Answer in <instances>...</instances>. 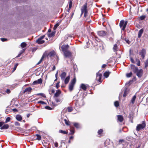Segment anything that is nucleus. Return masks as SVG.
<instances>
[{
    "instance_id": "1",
    "label": "nucleus",
    "mask_w": 148,
    "mask_h": 148,
    "mask_svg": "<svg viewBox=\"0 0 148 148\" xmlns=\"http://www.w3.org/2000/svg\"><path fill=\"white\" fill-rule=\"evenodd\" d=\"M56 54V53L54 51H52L49 53L45 52L43 54L45 57H47L48 58L51 57Z\"/></svg>"
},
{
    "instance_id": "2",
    "label": "nucleus",
    "mask_w": 148,
    "mask_h": 148,
    "mask_svg": "<svg viewBox=\"0 0 148 148\" xmlns=\"http://www.w3.org/2000/svg\"><path fill=\"white\" fill-rule=\"evenodd\" d=\"M84 104V102L83 100H77L76 101L75 103V108L77 109L81 108Z\"/></svg>"
},
{
    "instance_id": "3",
    "label": "nucleus",
    "mask_w": 148,
    "mask_h": 148,
    "mask_svg": "<svg viewBox=\"0 0 148 148\" xmlns=\"http://www.w3.org/2000/svg\"><path fill=\"white\" fill-rule=\"evenodd\" d=\"M146 125L145 122V121H143L142 123L137 125L136 127V130L137 131H139L144 129Z\"/></svg>"
},
{
    "instance_id": "4",
    "label": "nucleus",
    "mask_w": 148,
    "mask_h": 148,
    "mask_svg": "<svg viewBox=\"0 0 148 148\" xmlns=\"http://www.w3.org/2000/svg\"><path fill=\"white\" fill-rule=\"evenodd\" d=\"M76 82V78L75 77L71 81L70 84L69 85V89L70 91H72L73 89V87Z\"/></svg>"
},
{
    "instance_id": "5",
    "label": "nucleus",
    "mask_w": 148,
    "mask_h": 148,
    "mask_svg": "<svg viewBox=\"0 0 148 148\" xmlns=\"http://www.w3.org/2000/svg\"><path fill=\"white\" fill-rule=\"evenodd\" d=\"M127 23V21H126L125 22V21L124 20H122L120 22L119 24V26L121 28L122 27V30H124L126 27V26Z\"/></svg>"
},
{
    "instance_id": "6",
    "label": "nucleus",
    "mask_w": 148,
    "mask_h": 148,
    "mask_svg": "<svg viewBox=\"0 0 148 148\" xmlns=\"http://www.w3.org/2000/svg\"><path fill=\"white\" fill-rule=\"evenodd\" d=\"M87 4L86 3L84 4V5L81 9V12H84V16L85 17H86V16L88 14V12L87 10Z\"/></svg>"
},
{
    "instance_id": "7",
    "label": "nucleus",
    "mask_w": 148,
    "mask_h": 148,
    "mask_svg": "<svg viewBox=\"0 0 148 148\" xmlns=\"http://www.w3.org/2000/svg\"><path fill=\"white\" fill-rule=\"evenodd\" d=\"M102 74L99 73V71L96 73V80L99 82H101Z\"/></svg>"
},
{
    "instance_id": "8",
    "label": "nucleus",
    "mask_w": 148,
    "mask_h": 148,
    "mask_svg": "<svg viewBox=\"0 0 148 148\" xmlns=\"http://www.w3.org/2000/svg\"><path fill=\"white\" fill-rule=\"evenodd\" d=\"M136 73L137 75L140 78L141 77L143 73V71L142 69L138 70Z\"/></svg>"
},
{
    "instance_id": "9",
    "label": "nucleus",
    "mask_w": 148,
    "mask_h": 148,
    "mask_svg": "<svg viewBox=\"0 0 148 148\" xmlns=\"http://www.w3.org/2000/svg\"><path fill=\"white\" fill-rule=\"evenodd\" d=\"M69 47V46L68 45H64L62 46L61 49L62 51L64 53L66 51Z\"/></svg>"
},
{
    "instance_id": "10",
    "label": "nucleus",
    "mask_w": 148,
    "mask_h": 148,
    "mask_svg": "<svg viewBox=\"0 0 148 148\" xmlns=\"http://www.w3.org/2000/svg\"><path fill=\"white\" fill-rule=\"evenodd\" d=\"M146 53V52L145 50L144 49H143L141 50V52L140 53V55L141 56L143 59L144 58Z\"/></svg>"
},
{
    "instance_id": "11",
    "label": "nucleus",
    "mask_w": 148,
    "mask_h": 148,
    "mask_svg": "<svg viewBox=\"0 0 148 148\" xmlns=\"http://www.w3.org/2000/svg\"><path fill=\"white\" fill-rule=\"evenodd\" d=\"M64 56L66 58H70L71 57V53L68 51H67L66 52H64Z\"/></svg>"
},
{
    "instance_id": "12",
    "label": "nucleus",
    "mask_w": 148,
    "mask_h": 148,
    "mask_svg": "<svg viewBox=\"0 0 148 148\" xmlns=\"http://www.w3.org/2000/svg\"><path fill=\"white\" fill-rule=\"evenodd\" d=\"M131 67L132 70L134 73H136L138 71V68L133 64L131 65Z\"/></svg>"
},
{
    "instance_id": "13",
    "label": "nucleus",
    "mask_w": 148,
    "mask_h": 148,
    "mask_svg": "<svg viewBox=\"0 0 148 148\" xmlns=\"http://www.w3.org/2000/svg\"><path fill=\"white\" fill-rule=\"evenodd\" d=\"M98 34L100 36H104L106 34V32L103 31H101L98 32Z\"/></svg>"
},
{
    "instance_id": "14",
    "label": "nucleus",
    "mask_w": 148,
    "mask_h": 148,
    "mask_svg": "<svg viewBox=\"0 0 148 148\" xmlns=\"http://www.w3.org/2000/svg\"><path fill=\"white\" fill-rule=\"evenodd\" d=\"M56 101V102H61L63 100V98L62 96H59L55 98Z\"/></svg>"
},
{
    "instance_id": "15",
    "label": "nucleus",
    "mask_w": 148,
    "mask_h": 148,
    "mask_svg": "<svg viewBox=\"0 0 148 148\" xmlns=\"http://www.w3.org/2000/svg\"><path fill=\"white\" fill-rule=\"evenodd\" d=\"M61 93V91L60 90H56V92L54 95V97L55 98L59 97Z\"/></svg>"
},
{
    "instance_id": "16",
    "label": "nucleus",
    "mask_w": 148,
    "mask_h": 148,
    "mask_svg": "<svg viewBox=\"0 0 148 148\" xmlns=\"http://www.w3.org/2000/svg\"><path fill=\"white\" fill-rule=\"evenodd\" d=\"M118 121L120 122H122L124 119L123 117V116L119 115H117Z\"/></svg>"
},
{
    "instance_id": "17",
    "label": "nucleus",
    "mask_w": 148,
    "mask_h": 148,
    "mask_svg": "<svg viewBox=\"0 0 148 148\" xmlns=\"http://www.w3.org/2000/svg\"><path fill=\"white\" fill-rule=\"evenodd\" d=\"M66 75V73L64 72H63L60 75V77L61 79L62 80H64Z\"/></svg>"
},
{
    "instance_id": "18",
    "label": "nucleus",
    "mask_w": 148,
    "mask_h": 148,
    "mask_svg": "<svg viewBox=\"0 0 148 148\" xmlns=\"http://www.w3.org/2000/svg\"><path fill=\"white\" fill-rule=\"evenodd\" d=\"M143 31L144 30L143 29H141L139 31L138 34V38H140L141 37L142 34L143 32Z\"/></svg>"
},
{
    "instance_id": "19",
    "label": "nucleus",
    "mask_w": 148,
    "mask_h": 148,
    "mask_svg": "<svg viewBox=\"0 0 148 148\" xmlns=\"http://www.w3.org/2000/svg\"><path fill=\"white\" fill-rule=\"evenodd\" d=\"M70 76L69 75L65 79H64V80L65 84H67L68 83L70 80Z\"/></svg>"
},
{
    "instance_id": "20",
    "label": "nucleus",
    "mask_w": 148,
    "mask_h": 148,
    "mask_svg": "<svg viewBox=\"0 0 148 148\" xmlns=\"http://www.w3.org/2000/svg\"><path fill=\"white\" fill-rule=\"evenodd\" d=\"M80 87L83 90L85 91L87 89V87L86 85L84 84H82L81 85Z\"/></svg>"
},
{
    "instance_id": "21",
    "label": "nucleus",
    "mask_w": 148,
    "mask_h": 148,
    "mask_svg": "<svg viewBox=\"0 0 148 148\" xmlns=\"http://www.w3.org/2000/svg\"><path fill=\"white\" fill-rule=\"evenodd\" d=\"M16 120L19 121H21L22 119L21 116L19 114L16 115Z\"/></svg>"
},
{
    "instance_id": "22",
    "label": "nucleus",
    "mask_w": 148,
    "mask_h": 148,
    "mask_svg": "<svg viewBox=\"0 0 148 148\" xmlns=\"http://www.w3.org/2000/svg\"><path fill=\"white\" fill-rule=\"evenodd\" d=\"M32 90V88L31 87H28L27 88H26L24 90V92L25 93V92H31V90Z\"/></svg>"
},
{
    "instance_id": "23",
    "label": "nucleus",
    "mask_w": 148,
    "mask_h": 148,
    "mask_svg": "<svg viewBox=\"0 0 148 148\" xmlns=\"http://www.w3.org/2000/svg\"><path fill=\"white\" fill-rule=\"evenodd\" d=\"M70 131L71 132L70 134H73L75 132L74 129L73 127H70Z\"/></svg>"
},
{
    "instance_id": "24",
    "label": "nucleus",
    "mask_w": 148,
    "mask_h": 148,
    "mask_svg": "<svg viewBox=\"0 0 148 148\" xmlns=\"http://www.w3.org/2000/svg\"><path fill=\"white\" fill-rule=\"evenodd\" d=\"M9 126L7 124L3 125V126L1 127V130L3 129H6L8 128Z\"/></svg>"
},
{
    "instance_id": "25",
    "label": "nucleus",
    "mask_w": 148,
    "mask_h": 148,
    "mask_svg": "<svg viewBox=\"0 0 148 148\" xmlns=\"http://www.w3.org/2000/svg\"><path fill=\"white\" fill-rule=\"evenodd\" d=\"M25 50V49H23L18 54V55L17 56V57H18L20 56L24 52Z\"/></svg>"
},
{
    "instance_id": "26",
    "label": "nucleus",
    "mask_w": 148,
    "mask_h": 148,
    "mask_svg": "<svg viewBox=\"0 0 148 148\" xmlns=\"http://www.w3.org/2000/svg\"><path fill=\"white\" fill-rule=\"evenodd\" d=\"M74 126L76 128H78L80 127V126L79 124L77 123H73Z\"/></svg>"
},
{
    "instance_id": "27",
    "label": "nucleus",
    "mask_w": 148,
    "mask_h": 148,
    "mask_svg": "<svg viewBox=\"0 0 148 148\" xmlns=\"http://www.w3.org/2000/svg\"><path fill=\"white\" fill-rule=\"evenodd\" d=\"M110 73V72L108 71H106L104 73V76L105 77L107 78L108 77Z\"/></svg>"
},
{
    "instance_id": "28",
    "label": "nucleus",
    "mask_w": 148,
    "mask_h": 148,
    "mask_svg": "<svg viewBox=\"0 0 148 148\" xmlns=\"http://www.w3.org/2000/svg\"><path fill=\"white\" fill-rule=\"evenodd\" d=\"M61 23V21L58 22L53 27L54 30H55L57 28V27L59 26L60 23Z\"/></svg>"
},
{
    "instance_id": "29",
    "label": "nucleus",
    "mask_w": 148,
    "mask_h": 148,
    "mask_svg": "<svg viewBox=\"0 0 148 148\" xmlns=\"http://www.w3.org/2000/svg\"><path fill=\"white\" fill-rule=\"evenodd\" d=\"M136 98V96L134 95L132 97L131 100V102L132 104H134V102L135 99Z\"/></svg>"
},
{
    "instance_id": "30",
    "label": "nucleus",
    "mask_w": 148,
    "mask_h": 148,
    "mask_svg": "<svg viewBox=\"0 0 148 148\" xmlns=\"http://www.w3.org/2000/svg\"><path fill=\"white\" fill-rule=\"evenodd\" d=\"M36 42L39 44H41L45 42V41L42 40H40L39 41H38V39L36 40Z\"/></svg>"
},
{
    "instance_id": "31",
    "label": "nucleus",
    "mask_w": 148,
    "mask_h": 148,
    "mask_svg": "<svg viewBox=\"0 0 148 148\" xmlns=\"http://www.w3.org/2000/svg\"><path fill=\"white\" fill-rule=\"evenodd\" d=\"M27 46V44L25 42H23L21 44V46L22 48L25 47Z\"/></svg>"
},
{
    "instance_id": "32",
    "label": "nucleus",
    "mask_w": 148,
    "mask_h": 148,
    "mask_svg": "<svg viewBox=\"0 0 148 148\" xmlns=\"http://www.w3.org/2000/svg\"><path fill=\"white\" fill-rule=\"evenodd\" d=\"M45 58L43 55L41 59L39 60V61L37 63V64H40L41 62H42V61L43 60L44 58Z\"/></svg>"
},
{
    "instance_id": "33",
    "label": "nucleus",
    "mask_w": 148,
    "mask_h": 148,
    "mask_svg": "<svg viewBox=\"0 0 148 148\" xmlns=\"http://www.w3.org/2000/svg\"><path fill=\"white\" fill-rule=\"evenodd\" d=\"M113 49L114 51H117V46L116 44H115L114 45L113 48Z\"/></svg>"
},
{
    "instance_id": "34",
    "label": "nucleus",
    "mask_w": 148,
    "mask_h": 148,
    "mask_svg": "<svg viewBox=\"0 0 148 148\" xmlns=\"http://www.w3.org/2000/svg\"><path fill=\"white\" fill-rule=\"evenodd\" d=\"M59 132L60 133H61L63 134H67V132L66 131H65L62 130H60L59 131Z\"/></svg>"
},
{
    "instance_id": "35",
    "label": "nucleus",
    "mask_w": 148,
    "mask_h": 148,
    "mask_svg": "<svg viewBox=\"0 0 148 148\" xmlns=\"http://www.w3.org/2000/svg\"><path fill=\"white\" fill-rule=\"evenodd\" d=\"M36 82H38V84H41L42 82V80L41 78L38 79V80L35 81Z\"/></svg>"
},
{
    "instance_id": "36",
    "label": "nucleus",
    "mask_w": 148,
    "mask_h": 148,
    "mask_svg": "<svg viewBox=\"0 0 148 148\" xmlns=\"http://www.w3.org/2000/svg\"><path fill=\"white\" fill-rule=\"evenodd\" d=\"M18 65V64L17 63H16L15 64V65L14 66V68H13V70L12 71V73H13V72H14L16 70V67H17Z\"/></svg>"
},
{
    "instance_id": "37",
    "label": "nucleus",
    "mask_w": 148,
    "mask_h": 148,
    "mask_svg": "<svg viewBox=\"0 0 148 148\" xmlns=\"http://www.w3.org/2000/svg\"><path fill=\"white\" fill-rule=\"evenodd\" d=\"M64 120L66 125H70V122L69 121L67 120L66 119H64Z\"/></svg>"
},
{
    "instance_id": "38",
    "label": "nucleus",
    "mask_w": 148,
    "mask_h": 148,
    "mask_svg": "<svg viewBox=\"0 0 148 148\" xmlns=\"http://www.w3.org/2000/svg\"><path fill=\"white\" fill-rule=\"evenodd\" d=\"M114 105L116 107H118L119 106V103L118 101H116L114 103Z\"/></svg>"
},
{
    "instance_id": "39",
    "label": "nucleus",
    "mask_w": 148,
    "mask_h": 148,
    "mask_svg": "<svg viewBox=\"0 0 148 148\" xmlns=\"http://www.w3.org/2000/svg\"><path fill=\"white\" fill-rule=\"evenodd\" d=\"M55 34V32H53L51 34H48V36L49 37H51L53 36Z\"/></svg>"
},
{
    "instance_id": "40",
    "label": "nucleus",
    "mask_w": 148,
    "mask_h": 148,
    "mask_svg": "<svg viewBox=\"0 0 148 148\" xmlns=\"http://www.w3.org/2000/svg\"><path fill=\"white\" fill-rule=\"evenodd\" d=\"M67 110L69 112H71L73 110L72 108V107H69L67 108Z\"/></svg>"
},
{
    "instance_id": "41",
    "label": "nucleus",
    "mask_w": 148,
    "mask_h": 148,
    "mask_svg": "<svg viewBox=\"0 0 148 148\" xmlns=\"http://www.w3.org/2000/svg\"><path fill=\"white\" fill-rule=\"evenodd\" d=\"M132 73L131 72L127 74L126 76L127 77H130L132 75Z\"/></svg>"
},
{
    "instance_id": "42",
    "label": "nucleus",
    "mask_w": 148,
    "mask_h": 148,
    "mask_svg": "<svg viewBox=\"0 0 148 148\" xmlns=\"http://www.w3.org/2000/svg\"><path fill=\"white\" fill-rule=\"evenodd\" d=\"M136 61L137 62V64L138 66H140V61L138 59H136Z\"/></svg>"
},
{
    "instance_id": "43",
    "label": "nucleus",
    "mask_w": 148,
    "mask_h": 148,
    "mask_svg": "<svg viewBox=\"0 0 148 148\" xmlns=\"http://www.w3.org/2000/svg\"><path fill=\"white\" fill-rule=\"evenodd\" d=\"M36 136H37L36 139L38 140H40L41 138V136H40L38 134H36Z\"/></svg>"
},
{
    "instance_id": "44",
    "label": "nucleus",
    "mask_w": 148,
    "mask_h": 148,
    "mask_svg": "<svg viewBox=\"0 0 148 148\" xmlns=\"http://www.w3.org/2000/svg\"><path fill=\"white\" fill-rule=\"evenodd\" d=\"M148 66V59H147L145 62V67H147Z\"/></svg>"
},
{
    "instance_id": "45",
    "label": "nucleus",
    "mask_w": 148,
    "mask_h": 148,
    "mask_svg": "<svg viewBox=\"0 0 148 148\" xmlns=\"http://www.w3.org/2000/svg\"><path fill=\"white\" fill-rule=\"evenodd\" d=\"M38 103H41L42 104H45L46 103L44 101H39L38 102Z\"/></svg>"
},
{
    "instance_id": "46",
    "label": "nucleus",
    "mask_w": 148,
    "mask_h": 148,
    "mask_svg": "<svg viewBox=\"0 0 148 148\" xmlns=\"http://www.w3.org/2000/svg\"><path fill=\"white\" fill-rule=\"evenodd\" d=\"M38 95H40L43 97H45V95L42 93H39L37 94Z\"/></svg>"
},
{
    "instance_id": "47",
    "label": "nucleus",
    "mask_w": 148,
    "mask_h": 148,
    "mask_svg": "<svg viewBox=\"0 0 148 148\" xmlns=\"http://www.w3.org/2000/svg\"><path fill=\"white\" fill-rule=\"evenodd\" d=\"M45 36L44 35L41 36V37H40V38H38V41H39L40 40H42V39H43L45 37Z\"/></svg>"
},
{
    "instance_id": "48",
    "label": "nucleus",
    "mask_w": 148,
    "mask_h": 148,
    "mask_svg": "<svg viewBox=\"0 0 148 148\" xmlns=\"http://www.w3.org/2000/svg\"><path fill=\"white\" fill-rule=\"evenodd\" d=\"M145 17L146 16H145L142 15L141 16L140 18L141 20H143L144 19Z\"/></svg>"
},
{
    "instance_id": "49",
    "label": "nucleus",
    "mask_w": 148,
    "mask_h": 148,
    "mask_svg": "<svg viewBox=\"0 0 148 148\" xmlns=\"http://www.w3.org/2000/svg\"><path fill=\"white\" fill-rule=\"evenodd\" d=\"M103 132V130L102 129H100L99 130L98 132V133L99 134H101Z\"/></svg>"
},
{
    "instance_id": "50",
    "label": "nucleus",
    "mask_w": 148,
    "mask_h": 148,
    "mask_svg": "<svg viewBox=\"0 0 148 148\" xmlns=\"http://www.w3.org/2000/svg\"><path fill=\"white\" fill-rule=\"evenodd\" d=\"M109 140H107L106 142H105V145L106 146L107 145H106V144L108 143L107 145H109Z\"/></svg>"
},
{
    "instance_id": "51",
    "label": "nucleus",
    "mask_w": 148,
    "mask_h": 148,
    "mask_svg": "<svg viewBox=\"0 0 148 148\" xmlns=\"http://www.w3.org/2000/svg\"><path fill=\"white\" fill-rule=\"evenodd\" d=\"M127 90H126L124 92V94L123 95V97H125L126 96V95H127Z\"/></svg>"
},
{
    "instance_id": "52",
    "label": "nucleus",
    "mask_w": 148,
    "mask_h": 148,
    "mask_svg": "<svg viewBox=\"0 0 148 148\" xmlns=\"http://www.w3.org/2000/svg\"><path fill=\"white\" fill-rule=\"evenodd\" d=\"M45 109H47V110H50L52 109V108L51 107H50L48 106H46L45 107Z\"/></svg>"
},
{
    "instance_id": "53",
    "label": "nucleus",
    "mask_w": 148,
    "mask_h": 148,
    "mask_svg": "<svg viewBox=\"0 0 148 148\" xmlns=\"http://www.w3.org/2000/svg\"><path fill=\"white\" fill-rule=\"evenodd\" d=\"M1 40L2 41L4 42V41H6V40H7V39L5 38H1Z\"/></svg>"
},
{
    "instance_id": "54",
    "label": "nucleus",
    "mask_w": 148,
    "mask_h": 148,
    "mask_svg": "<svg viewBox=\"0 0 148 148\" xmlns=\"http://www.w3.org/2000/svg\"><path fill=\"white\" fill-rule=\"evenodd\" d=\"M130 60H131V62L132 63H135V62L134 60H133V59L132 58H130Z\"/></svg>"
},
{
    "instance_id": "55",
    "label": "nucleus",
    "mask_w": 148,
    "mask_h": 148,
    "mask_svg": "<svg viewBox=\"0 0 148 148\" xmlns=\"http://www.w3.org/2000/svg\"><path fill=\"white\" fill-rule=\"evenodd\" d=\"M59 82L57 83L56 84V87L57 88L59 87Z\"/></svg>"
},
{
    "instance_id": "56",
    "label": "nucleus",
    "mask_w": 148,
    "mask_h": 148,
    "mask_svg": "<svg viewBox=\"0 0 148 148\" xmlns=\"http://www.w3.org/2000/svg\"><path fill=\"white\" fill-rule=\"evenodd\" d=\"M4 123V122H0V127H2V126L3 125V124Z\"/></svg>"
},
{
    "instance_id": "57",
    "label": "nucleus",
    "mask_w": 148,
    "mask_h": 148,
    "mask_svg": "<svg viewBox=\"0 0 148 148\" xmlns=\"http://www.w3.org/2000/svg\"><path fill=\"white\" fill-rule=\"evenodd\" d=\"M15 125L16 126H19L20 124L18 122H16L15 123Z\"/></svg>"
},
{
    "instance_id": "58",
    "label": "nucleus",
    "mask_w": 148,
    "mask_h": 148,
    "mask_svg": "<svg viewBox=\"0 0 148 148\" xmlns=\"http://www.w3.org/2000/svg\"><path fill=\"white\" fill-rule=\"evenodd\" d=\"M9 121V117H8L6 120L5 123L8 122Z\"/></svg>"
},
{
    "instance_id": "59",
    "label": "nucleus",
    "mask_w": 148,
    "mask_h": 148,
    "mask_svg": "<svg viewBox=\"0 0 148 148\" xmlns=\"http://www.w3.org/2000/svg\"><path fill=\"white\" fill-rule=\"evenodd\" d=\"M125 40L127 42V43L128 44H130V41L128 39H125Z\"/></svg>"
},
{
    "instance_id": "60",
    "label": "nucleus",
    "mask_w": 148,
    "mask_h": 148,
    "mask_svg": "<svg viewBox=\"0 0 148 148\" xmlns=\"http://www.w3.org/2000/svg\"><path fill=\"white\" fill-rule=\"evenodd\" d=\"M16 101V100L15 99H12V100L11 101V103H14L15 101Z\"/></svg>"
},
{
    "instance_id": "61",
    "label": "nucleus",
    "mask_w": 148,
    "mask_h": 148,
    "mask_svg": "<svg viewBox=\"0 0 148 148\" xmlns=\"http://www.w3.org/2000/svg\"><path fill=\"white\" fill-rule=\"evenodd\" d=\"M12 111H13L14 112H17V110L15 108L13 109L12 110Z\"/></svg>"
},
{
    "instance_id": "62",
    "label": "nucleus",
    "mask_w": 148,
    "mask_h": 148,
    "mask_svg": "<svg viewBox=\"0 0 148 148\" xmlns=\"http://www.w3.org/2000/svg\"><path fill=\"white\" fill-rule=\"evenodd\" d=\"M5 113L6 114H8L9 113V110H6L5 111Z\"/></svg>"
},
{
    "instance_id": "63",
    "label": "nucleus",
    "mask_w": 148,
    "mask_h": 148,
    "mask_svg": "<svg viewBox=\"0 0 148 148\" xmlns=\"http://www.w3.org/2000/svg\"><path fill=\"white\" fill-rule=\"evenodd\" d=\"M51 92L52 93H54L55 92V90L53 89H52L51 90Z\"/></svg>"
},
{
    "instance_id": "64",
    "label": "nucleus",
    "mask_w": 148,
    "mask_h": 148,
    "mask_svg": "<svg viewBox=\"0 0 148 148\" xmlns=\"http://www.w3.org/2000/svg\"><path fill=\"white\" fill-rule=\"evenodd\" d=\"M55 145L56 147H57L58 146V144L57 143H56L55 144Z\"/></svg>"
}]
</instances>
